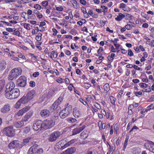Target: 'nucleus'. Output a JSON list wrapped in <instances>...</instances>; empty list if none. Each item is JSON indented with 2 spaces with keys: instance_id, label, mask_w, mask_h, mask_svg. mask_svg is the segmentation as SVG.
Returning a JSON list of instances; mask_svg holds the SVG:
<instances>
[{
  "instance_id": "1",
  "label": "nucleus",
  "mask_w": 154,
  "mask_h": 154,
  "mask_svg": "<svg viewBox=\"0 0 154 154\" xmlns=\"http://www.w3.org/2000/svg\"><path fill=\"white\" fill-rule=\"evenodd\" d=\"M22 73V70L20 68H15L12 69L9 75L8 78L9 80H12L16 79L17 77Z\"/></svg>"
},
{
  "instance_id": "2",
  "label": "nucleus",
  "mask_w": 154,
  "mask_h": 154,
  "mask_svg": "<svg viewBox=\"0 0 154 154\" xmlns=\"http://www.w3.org/2000/svg\"><path fill=\"white\" fill-rule=\"evenodd\" d=\"M13 91L5 94L6 97L9 99H13L17 98L20 95V92L19 89H13Z\"/></svg>"
},
{
  "instance_id": "3",
  "label": "nucleus",
  "mask_w": 154,
  "mask_h": 154,
  "mask_svg": "<svg viewBox=\"0 0 154 154\" xmlns=\"http://www.w3.org/2000/svg\"><path fill=\"white\" fill-rule=\"evenodd\" d=\"M43 150L39 147L36 144L32 146L29 149L28 154H35L36 153H41L43 152Z\"/></svg>"
},
{
  "instance_id": "4",
  "label": "nucleus",
  "mask_w": 154,
  "mask_h": 154,
  "mask_svg": "<svg viewBox=\"0 0 154 154\" xmlns=\"http://www.w3.org/2000/svg\"><path fill=\"white\" fill-rule=\"evenodd\" d=\"M55 124V122L52 120H46L43 122V129H48L53 127Z\"/></svg>"
},
{
  "instance_id": "5",
  "label": "nucleus",
  "mask_w": 154,
  "mask_h": 154,
  "mask_svg": "<svg viewBox=\"0 0 154 154\" xmlns=\"http://www.w3.org/2000/svg\"><path fill=\"white\" fill-rule=\"evenodd\" d=\"M29 109V106H25L16 113L14 115V117L17 119H19L20 117L21 116L23 113L28 111Z\"/></svg>"
},
{
  "instance_id": "6",
  "label": "nucleus",
  "mask_w": 154,
  "mask_h": 154,
  "mask_svg": "<svg viewBox=\"0 0 154 154\" xmlns=\"http://www.w3.org/2000/svg\"><path fill=\"white\" fill-rule=\"evenodd\" d=\"M60 132L58 131L54 132L50 135L48 138V140L50 142L54 141L60 136Z\"/></svg>"
},
{
  "instance_id": "7",
  "label": "nucleus",
  "mask_w": 154,
  "mask_h": 154,
  "mask_svg": "<svg viewBox=\"0 0 154 154\" xmlns=\"http://www.w3.org/2000/svg\"><path fill=\"white\" fill-rule=\"evenodd\" d=\"M4 132L7 136L9 137H13L14 135L13 128L10 126L5 128L4 130Z\"/></svg>"
},
{
  "instance_id": "8",
  "label": "nucleus",
  "mask_w": 154,
  "mask_h": 154,
  "mask_svg": "<svg viewBox=\"0 0 154 154\" xmlns=\"http://www.w3.org/2000/svg\"><path fill=\"white\" fill-rule=\"evenodd\" d=\"M144 147L150 152L154 153V143L152 141H148L144 144Z\"/></svg>"
},
{
  "instance_id": "9",
  "label": "nucleus",
  "mask_w": 154,
  "mask_h": 154,
  "mask_svg": "<svg viewBox=\"0 0 154 154\" xmlns=\"http://www.w3.org/2000/svg\"><path fill=\"white\" fill-rule=\"evenodd\" d=\"M33 128L36 131L39 130H41L43 129V122L41 121H37L34 123L33 125Z\"/></svg>"
},
{
  "instance_id": "10",
  "label": "nucleus",
  "mask_w": 154,
  "mask_h": 154,
  "mask_svg": "<svg viewBox=\"0 0 154 154\" xmlns=\"http://www.w3.org/2000/svg\"><path fill=\"white\" fill-rule=\"evenodd\" d=\"M26 78L25 76H20L17 81L18 85L21 87H25L26 84Z\"/></svg>"
},
{
  "instance_id": "11",
  "label": "nucleus",
  "mask_w": 154,
  "mask_h": 154,
  "mask_svg": "<svg viewBox=\"0 0 154 154\" xmlns=\"http://www.w3.org/2000/svg\"><path fill=\"white\" fill-rule=\"evenodd\" d=\"M9 148L11 149H13L15 148H21V144L20 142L17 140H15L10 143L8 145Z\"/></svg>"
},
{
  "instance_id": "12",
  "label": "nucleus",
  "mask_w": 154,
  "mask_h": 154,
  "mask_svg": "<svg viewBox=\"0 0 154 154\" xmlns=\"http://www.w3.org/2000/svg\"><path fill=\"white\" fill-rule=\"evenodd\" d=\"M30 100L26 96L23 97L16 103V106H20L22 104H24L27 103Z\"/></svg>"
},
{
  "instance_id": "13",
  "label": "nucleus",
  "mask_w": 154,
  "mask_h": 154,
  "mask_svg": "<svg viewBox=\"0 0 154 154\" xmlns=\"http://www.w3.org/2000/svg\"><path fill=\"white\" fill-rule=\"evenodd\" d=\"M15 85L14 83L12 82L8 83L6 87V89L5 90L6 93L9 92L10 91H12L14 88Z\"/></svg>"
},
{
  "instance_id": "14",
  "label": "nucleus",
  "mask_w": 154,
  "mask_h": 154,
  "mask_svg": "<svg viewBox=\"0 0 154 154\" xmlns=\"http://www.w3.org/2000/svg\"><path fill=\"white\" fill-rule=\"evenodd\" d=\"M76 150V149L75 147H71L68 148L60 154H72L75 152Z\"/></svg>"
},
{
  "instance_id": "15",
  "label": "nucleus",
  "mask_w": 154,
  "mask_h": 154,
  "mask_svg": "<svg viewBox=\"0 0 154 154\" xmlns=\"http://www.w3.org/2000/svg\"><path fill=\"white\" fill-rule=\"evenodd\" d=\"M85 125H84L81 127L74 129L72 131V134L74 135L79 133L85 128Z\"/></svg>"
},
{
  "instance_id": "16",
  "label": "nucleus",
  "mask_w": 154,
  "mask_h": 154,
  "mask_svg": "<svg viewBox=\"0 0 154 154\" xmlns=\"http://www.w3.org/2000/svg\"><path fill=\"white\" fill-rule=\"evenodd\" d=\"M73 115L75 118L79 117L81 115L79 109L77 107H75L73 109Z\"/></svg>"
},
{
  "instance_id": "17",
  "label": "nucleus",
  "mask_w": 154,
  "mask_h": 154,
  "mask_svg": "<svg viewBox=\"0 0 154 154\" xmlns=\"http://www.w3.org/2000/svg\"><path fill=\"white\" fill-rule=\"evenodd\" d=\"M50 114L49 111L47 109H43L40 112V114L42 117L46 118L48 117Z\"/></svg>"
},
{
  "instance_id": "18",
  "label": "nucleus",
  "mask_w": 154,
  "mask_h": 154,
  "mask_svg": "<svg viewBox=\"0 0 154 154\" xmlns=\"http://www.w3.org/2000/svg\"><path fill=\"white\" fill-rule=\"evenodd\" d=\"M35 90H32L28 92L26 94V96L29 100H31L35 95Z\"/></svg>"
},
{
  "instance_id": "19",
  "label": "nucleus",
  "mask_w": 154,
  "mask_h": 154,
  "mask_svg": "<svg viewBox=\"0 0 154 154\" xmlns=\"http://www.w3.org/2000/svg\"><path fill=\"white\" fill-rule=\"evenodd\" d=\"M23 121L22 120L15 122L14 123V126L16 128H18L22 127L24 125Z\"/></svg>"
},
{
  "instance_id": "20",
  "label": "nucleus",
  "mask_w": 154,
  "mask_h": 154,
  "mask_svg": "<svg viewBox=\"0 0 154 154\" xmlns=\"http://www.w3.org/2000/svg\"><path fill=\"white\" fill-rule=\"evenodd\" d=\"M33 139L32 137H28L23 140V142L21 143V147L25 145L29 142L31 141Z\"/></svg>"
},
{
  "instance_id": "21",
  "label": "nucleus",
  "mask_w": 154,
  "mask_h": 154,
  "mask_svg": "<svg viewBox=\"0 0 154 154\" xmlns=\"http://www.w3.org/2000/svg\"><path fill=\"white\" fill-rule=\"evenodd\" d=\"M66 139H64L60 142H59L58 144L56 145V147H57V148H58L60 147V146H61V148L60 149L62 150L63 149H62L61 148L62 146H63L64 144H65L66 143Z\"/></svg>"
},
{
  "instance_id": "22",
  "label": "nucleus",
  "mask_w": 154,
  "mask_h": 154,
  "mask_svg": "<svg viewBox=\"0 0 154 154\" xmlns=\"http://www.w3.org/2000/svg\"><path fill=\"white\" fill-rule=\"evenodd\" d=\"M74 142H75V140H71L70 141L68 142L67 143L66 142V143L63 146H62L61 148L62 149H64L70 146L71 145L74 143Z\"/></svg>"
},
{
  "instance_id": "23",
  "label": "nucleus",
  "mask_w": 154,
  "mask_h": 154,
  "mask_svg": "<svg viewBox=\"0 0 154 154\" xmlns=\"http://www.w3.org/2000/svg\"><path fill=\"white\" fill-rule=\"evenodd\" d=\"M63 100V98L62 97H59L57 100H56L53 104L52 106H58L59 105Z\"/></svg>"
},
{
  "instance_id": "24",
  "label": "nucleus",
  "mask_w": 154,
  "mask_h": 154,
  "mask_svg": "<svg viewBox=\"0 0 154 154\" xmlns=\"http://www.w3.org/2000/svg\"><path fill=\"white\" fill-rule=\"evenodd\" d=\"M81 136L82 139H86L88 136L87 131H84L81 133Z\"/></svg>"
},
{
  "instance_id": "25",
  "label": "nucleus",
  "mask_w": 154,
  "mask_h": 154,
  "mask_svg": "<svg viewBox=\"0 0 154 154\" xmlns=\"http://www.w3.org/2000/svg\"><path fill=\"white\" fill-rule=\"evenodd\" d=\"M30 128L29 127H26L22 130V131L23 132L24 134H26L29 133L30 131Z\"/></svg>"
},
{
  "instance_id": "26",
  "label": "nucleus",
  "mask_w": 154,
  "mask_h": 154,
  "mask_svg": "<svg viewBox=\"0 0 154 154\" xmlns=\"http://www.w3.org/2000/svg\"><path fill=\"white\" fill-rule=\"evenodd\" d=\"M10 109L9 106H4L1 109V111L3 113L8 112Z\"/></svg>"
},
{
  "instance_id": "27",
  "label": "nucleus",
  "mask_w": 154,
  "mask_h": 154,
  "mask_svg": "<svg viewBox=\"0 0 154 154\" xmlns=\"http://www.w3.org/2000/svg\"><path fill=\"white\" fill-rule=\"evenodd\" d=\"M31 116L29 113H27L24 117L23 118L22 121H23V122H26L28 121V120L30 118Z\"/></svg>"
},
{
  "instance_id": "28",
  "label": "nucleus",
  "mask_w": 154,
  "mask_h": 154,
  "mask_svg": "<svg viewBox=\"0 0 154 154\" xmlns=\"http://www.w3.org/2000/svg\"><path fill=\"white\" fill-rule=\"evenodd\" d=\"M48 54L49 55L50 57L51 58H52L51 54H53V57L54 58H56L57 56V53L55 52L54 51H52L51 52L48 53Z\"/></svg>"
},
{
  "instance_id": "29",
  "label": "nucleus",
  "mask_w": 154,
  "mask_h": 154,
  "mask_svg": "<svg viewBox=\"0 0 154 154\" xmlns=\"http://www.w3.org/2000/svg\"><path fill=\"white\" fill-rule=\"evenodd\" d=\"M124 17L123 14L122 13H119L117 17H116L115 19L118 21H120Z\"/></svg>"
},
{
  "instance_id": "30",
  "label": "nucleus",
  "mask_w": 154,
  "mask_h": 154,
  "mask_svg": "<svg viewBox=\"0 0 154 154\" xmlns=\"http://www.w3.org/2000/svg\"><path fill=\"white\" fill-rule=\"evenodd\" d=\"M6 63L4 61L0 62V71L4 69L5 68Z\"/></svg>"
},
{
  "instance_id": "31",
  "label": "nucleus",
  "mask_w": 154,
  "mask_h": 154,
  "mask_svg": "<svg viewBox=\"0 0 154 154\" xmlns=\"http://www.w3.org/2000/svg\"><path fill=\"white\" fill-rule=\"evenodd\" d=\"M103 88L106 92H108L110 90V87L109 84H106L103 86Z\"/></svg>"
},
{
  "instance_id": "32",
  "label": "nucleus",
  "mask_w": 154,
  "mask_h": 154,
  "mask_svg": "<svg viewBox=\"0 0 154 154\" xmlns=\"http://www.w3.org/2000/svg\"><path fill=\"white\" fill-rule=\"evenodd\" d=\"M133 107L134 106H128V114L131 115L134 113V110L133 109Z\"/></svg>"
},
{
  "instance_id": "33",
  "label": "nucleus",
  "mask_w": 154,
  "mask_h": 154,
  "mask_svg": "<svg viewBox=\"0 0 154 154\" xmlns=\"http://www.w3.org/2000/svg\"><path fill=\"white\" fill-rule=\"evenodd\" d=\"M67 120L68 122L71 123H73L76 121V119L72 118H68Z\"/></svg>"
},
{
  "instance_id": "34",
  "label": "nucleus",
  "mask_w": 154,
  "mask_h": 154,
  "mask_svg": "<svg viewBox=\"0 0 154 154\" xmlns=\"http://www.w3.org/2000/svg\"><path fill=\"white\" fill-rule=\"evenodd\" d=\"M68 115V113H65L62 112H60V117L62 119H64Z\"/></svg>"
},
{
  "instance_id": "35",
  "label": "nucleus",
  "mask_w": 154,
  "mask_h": 154,
  "mask_svg": "<svg viewBox=\"0 0 154 154\" xmlns=\"http://www.w3.org/2000/svg\"><path fill=\"white\" fill-rule=\"evenodd\" d=\"M69 108H68V107H66L64 108V109H63L61 112L64 113L65 114L66 113H68V115H69Z\"/></svg>"
},
{
  "instance_id": "36",
  "label": "nucleus",
  "mask_w": 154,
  "mask_h": 154,
  "mask_svg": "<svg viewBox=\"0 0 154 154\" xmlns=\"http://www.w3.org/2000/svg\"><path fill=\"white\" fill-rule=\"evenodd\" d=\"M99 128L100 129H105L106 127V124L105 123H102L101 122L100 125V123H99Z\"/></svg>"
},
{
  "instance_id": "37",
  "label": "nucleus",
  "mask_w": 154,
  "mask_h": 154,
  "mask_svg": "<svg viewBox=\"0 0 154 154\" xmlns=\"http://www.w3.org/2000/svg\"><path fill=\"white\" fill-rule=\"evenodd\" d=\"M42 35L40 33H38V35L36 36L35 37L36 40L37 41H39L41 40Z\"/></svg>"
},
{
  "instance_id": "38",
  "label": "nucleus",
  "mask_w": 154,
  "mask_h": 154,
  "mask_svg": "<svg viewBox=\"0 0 154 154\" xmlns=\"http://www.w3.org/2000/svg\"><path fill=\"white\" fill-rule=\"evenodd\" d=\"M30 25L29 24L25 23L23 24V26L26 29L29 30L31 29V28L29 27Z\"/></svg>"
},
{
  "instance_id": "39",
  "label": "nucleus",
  "mask_w": 154,
  "mask_h": 154,
  "mask_svg": "<svg viewBox=\"0 0 154 154\" xmlns=\"http://www.w3.org/2000/svg\"><path fill=\"white\" fill-rule=\"evenodd\" d=\"M71 2L72 3V4L74 6V4H75L76 5V8H78V6H79V3H77L76 0H71Z\"/></svg>"
},
{
  "instance_id": "40",
  "label": "nucleus",
  "mask_w": 154,
  "mask_h": 154,
  "mask_svg": "<svg viewBox=\"0 0 154 154\" xmlns=\"http://www.w3.org/2000/svg\"><path fill=\"white\" fill-rule=\"evenodd\" d=\"M110 102L112 105H115V98H114L112 96H111L110 97Z\"/></svg>"
},
{
  "instance_id": "41",
  "label": "nucleus",
  "mask_w": 154,
  "mask_h": 154,
  "mask_svg": "<svg viewBox=\"0 0 154 154\" xmlns=\"http://www.w3.org/2000/svg\"><path fill=\"white\" fill-rule=\"evenodd\" d=\"M123 16H124V17H125L126 19H128L129 18H131L132 17V16L131 14L128 13L124 14H123Z\"/></svg>"
},
{
  "instance_id": "42",
  "label": "nucleus",
  "mask_w": 154,
  "mask_h": 154,
  "mask_svg": "<svg viewBox=\"0 0 154 154\" xmlns=\"http://www.w3.org/2000/svg\"><path fill=\"white\" fill-rule=\"evenodd\" d=\"M101 8L103 9V11H102V12L105 13L107 11L108 9L107 7L104 6H102Z\"/></svg>"
},
{
  "instance_id": "43",
  "label": "nucleus",
  "mask_w": 154,
  "mask_h": 154,
  "mask_svg": "<svg viewBox=\"0 0 154 154\" xmlns=\"http://www.w3.org/2000/svg\"><path fill=\"white\" fill-rule=\"evenodd\" d=\"M140 85L141 87L142 88H146L147 87V85L144 83H141L139 84Z\"/></svg>"
},
{
  "instance_id": "44",
  "label": "nucleus",
  "mask_w": 154,
  "mask_h": 154,
  "mask_svg": "<svg viewBox=\"0 0 154 154\" xmlns=\"http://www.w3.org/2000/svg\"><path fill=\"white\" fill-rule=\"evenodd\" d=\"M84 88L86 89H88L89 88H90L91 87V85L88 84L87 83H84Z\"/></svg>"
},
{
  "instance_id": "45",
  "label": "nucleus",
  "mask_w": 154,
  "mask_h": 154,
  "mask_svg": "<svg viewBox=\"0 0 154 154\" xmlns=\"http://www.w3.org/2000/svg\"><path fill=\"white\" fill-rule=\"evenodd\" d=\"M34 8L38 10H40L41 8V7L38 4H35L34 5Z\"/></svg>"
},
{
  "instance_id": "46",
  "label": "nucleus",
  "mask_w": 154,
  "mask_h": 154,
  "mask_svg": "<svg viewBox=\"0 0 154 154\" xmlns=\"http://www.w3.org/2000/svg\"><path fill=\"white\" fill-rule=\"evenodd\" d=\"M39 75V73L38 72H36L32 74V76L35 78H36Z\"/></svg>"
},
{
  "instance_id": "47",
  "label": "nucleus",
  "mask_w": 154,
  "mask_h": 154,
  "mask_svg": "<svg viewBox=\"0 0 154 154\" xmlns=\"http://www.w3.org/2000/svg\"><path fill=\"white\" fill-rule=\"evenodd\" d=\"M56 9L57 11H62L63 10V8L62 6H60V7H57L56 6H55Z\"/></svg>"
},
{
  "instance_id": "48",
  "label": "nucleus",
  "mask_w": 154,
  "mask_h": 154,
  "mask_svg": "<svg viewBox=\"0 0 154 154\" xmlns=\"http://www.w3.org/2000/svg\"><path fill=\"white\" fill-rule=\"evenodd\" d=\"M42 4L43 6L45 7L48 5V2L47 1H43L42 2Z\"/></svg>"
},
{
  "instance_id": "49",
  "label": "nucleus",
  "mask_w": 154,
  "mask_h": 154,
  "mask_svg": "<svg viewBox=\"0 0 154 154\" xmlns=\"http://www.w3.org/2000/svg\"><path fill=\"white\" fill-rule=\"evenodd\" d=\"M30 86L34 87L35 85V83L34 82L31 81L29 83Z\"/></svg>"
},
{
  "instance_id": "50",
  "label": "nucleus",
  "mask_w": 154,
  "mask_h": 154,
  "mask_svg": "<svg viewBox=\"0 0 154 154\" xmlns=\"http://www.w3.org/2000/svg\"><path fill=\"white\" fill-rule=\"evenodd\" d=\"M25 42L26 43L29 44L30 45L32 44L33 43L29 39H27L26 40V41H25Z\"/></svg>"
},
{
  "instance_id": "51",
  "label": "nucleus",
  "mask_w": 154,
  "mask_h": 154,
  "mask_svg": "<svg viewBox=\"0 0 154 154\" xmlns=\"http://www.w3.org/2000/svg\"><path fill=\"white\" fill-rule=\"evenodd\" d=\"M111 51L112 52H115L117 50V48H115L112 45L111 46Z\"/></svg>"
},
{
  "instance_id": "52",
  "label": "nucleus",
  "mask_w": 154,
  "mask_h": 154,
  "mask_svg": "<svg viewBox=\"0 0 154 154\" xmlns=\"http://www.w3.org/2000/svg\"><path fill=\"white\" fill-rule=\"evenodd\" d=\"M13 34L14 35H16L19 36L20 34V33L18 30H17L15 32H13Z\"/></svg>"
},
{
  "instance_id": "53",
  "label": "nucleus",
  "mask_w": 154,
  "mask_h": 154,
  "mask_svg": "<svg viewBox=\"0 0 154 154\" xmlns=\"http://www.w3.org/2000/svg\"><path fill=\"white\" fill-rule=\"evenodd\" d=\"M137 67L138 66H137L135 65H134L133 66V67L134 69H135L136 70H141V71L142 70V69L141 68H140V67L137 68Z\"/></svg>"
},
{
  "instance_id": "54",
  "label": "nucleus",
  "mask_w": 154,
  "mask_h": 154,
  "mask_svg": "<svg viewBox=\"0 0 154 154\" xmlns=\"http://www.w3.org/2000/svg\"><path fill=\"white\" fill-rule=\"evenodd\" d=\"M38 31V30H36V29H33L32 31V33L33 35H35L36 34Z\"/></svg>"
},
{
  "instance_id": "55",
  "label": "nucleus",
  "mask_w": 154,
  "mask_h": 154,
  "mask_svg": "<svg viewBox=\"0 0 154 154\" xmlns=\"http://www.w3.org/2000/svg\"><path fill=\"white\" fill-rule=\"evenodd\" d=\"M108 41H110L111 42H112L113 43L114 45L115 46L116 48L119 47V46H120V45H119V46H117V45H116V44L117 43V42H115V41H113V40H110L109 39Z\"/></svg>"
},
{
  "instance_id": "56",
  "label": "nucleus",
  "mask_w": 154,
  "mask_h": 154,
  "mask_svg": "<svg viewBox=\"0 0 154 154\" xmlns=\"http://www.w3.org/2000/svg\"><path fill=\"white\" fill-rule=\"evenodd\" d=\"M125 27L127 29L130 30L131 28V25L130 24H128L125 26Z\"/></svg>"
},
{
  "instance_id": "57",
  "label": "nucleus",
  "mask_w": 154,
  "mask_h": 154,
  "mask_svg": "<svg viewBox=\"0 0 154 154\" xmlns=\"http://www.w3.org/2000/svg\"><path fill=\"white\" fill-rule=\"evenodd\" d=\"M148 42H150L149 45L151 47L154 46V40H152L151 42L149 41Z\"/></svg>"
},
{
  "instance_id": "58",
  "label": "nucleus",
  "mask_w": 154,
  "mask_h": 154,
  "mask_svg": "<svg viewBox=\"0 0 154 154\" xmlns=\"http://www.w3.org/2000/svg\"><path fill=\"white\" fill-rule=\"evenodd\" d=\"M130 73V70L128 69H126V72H125L126 75L127 76H128L129 75Z\"/></svg>"
},
{
  "instance_id": "59",
  "label": "nucleus",
  "mask_w": 154,
  "mask_h": 154,
  "mask_svg": "<svg viewBox=\"0 0 154 154\" xmlns=\"http://www.w3.org/2000/svg\"><path fill=\"white\" fill-rule=\"evenodd\" d=\"M55 91V90H51L49 92L48 94L49 95H50L51 96L52 95L54 94Z\"/></svg>"
},
{
  "instance_id": "60",
  "label": "nucleus",
  "mask_w": 154,
  "mask_h": 154,
  "mask_svg": "<svg viewBox=\"0 0 154 154\" xmlns=\"http://www.w3.org/2000/svg\"><path fill=\"white\" fill-rule=\"evenodd\" d=\"M27 15V13L26 12H22L21 14V16L22 17L24 18H25L26 16Z\"/></svg>"
},
{
  "instance_id": "61",
  "label": "nucleus",
  "mask_w": 154,
  "mask_h": 154,
  "mask_svg": "<svg viewBox=\"0 0 154 154\" xmlns=\"http://www.w3.org/2000/svg\"><path fill=\"white\" fill-rule=\"evenodd\" d=\"M128 51V54L130 56H132L133 55V53L132 51L131 50L129 49Z\"/></svg>"
},
{
  "instance_id": "62",
  "label": "nucleus",
  "mask_w": 154,
  "mask_h": 154,
  "mask_svg": "<svg viewBox=\"0 0 154 154\" xmlns=\"http://www.w3.org/2000/svg\"><path fill=\"white\" fill-rule=\"evenodd\" d=\"M80 3L83 5H85L86 3V2L85 0H80Z\"/></svg>"
},
{
  "instance_id": "63",
  "label": "nucleus",
  "mask_w": 154,
  "mask_h": 154,
  "mask_svg": "<svg viewBox=\"0 0 154 154\" xmlns=\"http://www.w3.org/2000/svg\"><path fill=\"white\" fill-rule=\"evenodd\" d=\"M132 125V123L131 122H129L127 126V127L126 128V129L127 131H128L130 128L131 126Z\"/></svg>"
},
{
  "instance_id": "64",
  "label": "nucleus",
  "mask_w": 154,
  "mask_h": 154,
  "mask_svg": "<svg viewBox=\"0 0 154 154\" xmlns=\"http://www.w3.org/2000/svg\"><path fill=\"white\" fill-rule=\"evenodd\" d=\"M38 19H41V18L43 16L42 15V14L40 13H39L38 14H37L36 15Z\"/></svg>"
}]
</instances>
